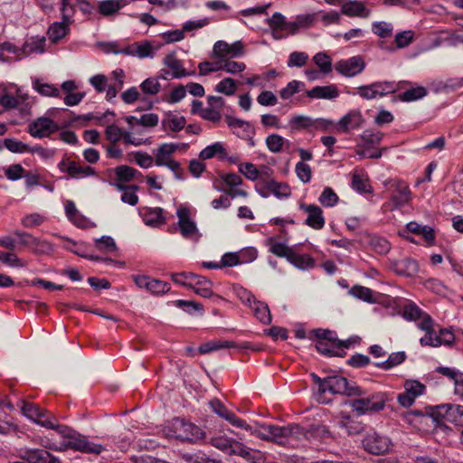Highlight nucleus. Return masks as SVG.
<instances>
[{
  "instance_id": "nucleus-1",
  "label": "nucleus",
  "mask_w": 463,
  "mask_h": 463,
  "mask_svg": "<svg viewBox=\"0 0 463 463\" xmlns=\"http://www.w3.org/2000/svg\"><path fill=\"white\" fill-rule=\"evenodd\" d=\"M310 376L314 383L318 387L316 398L319 403H329L331 402L329 395L345 394L347 396H354L363 394L359 386L350 384L347 379L341 375L335 374L321 378L315 373H311Z\"/></svg>"
},
{
  "instance_id": "nucleus-2",
  "label": "nucleus",
  "mask_w": 463,
  "mask_h": 463,
  "mask_svg": "<svg viewBox=\"0 0 463 463\" xmlns=\"http://www.w3.org/2000/svg\"><path fill=\"white\" fill-rule=\"evenodd\" d=\"M49 429L54 430L61 437L68 439V444L74 449L93 454H99L104 449L100 444L90 442L85 437L75 436L71 429L58 424L57 420H53V427Z\"/></svg>"
},
{
  "instance_id": "nucleus-3",
  "label": "nucleus",
  "mask_w": 463,
  "mask_h": 463,
  "mask_svg": "<svg viewBox=\"0 0 463 463\" xmlns=\"http://www.w3.org/2000/svg\"><path fill=\"white\" fill-rule=\"evenodd\" d=\"M171 278L175 283L190 288L203 298H210L213 295L212 282L205 277L193 272H181L173 273Z\"/></svg>"
},
{
  "instance_id": "nucleus-4",
  "label": "nucleus",
  "mask_w": 463,
  "mask_h": 463,
  "mask_svg": "<svg viewBox=\"0 0 463 463\" xmlns=\"http://www.w3.org/2000/svg\"><path fill=\"white\" fill-rule=\"evenodd\" d=\"M307 438V432L298 424L274 425L272 442L295 447L297 442Z\"/></svg>"
},
{
  "instance_id": "nucleus-5",
  "label": "nucleus",
  "mask_w": 463,
  "mask_h": 463,
  "mask_svg": "<svg viewBox=\"0 0 463 463\" xmlns=\"http://www.w3.org/2000/svg\"><path fill=\"white\" fill-rule=\"evenodd\" d=\"M386 395L383 392H373L368 397L354 399L350 406L358 415L379 412L384 409Z\"/></svg>"
},
{
  "instance_id": "nucleus-6",
  "label": "nucleus",
  "mask_w": 463,
  "mask_h": 463,
  "mask_svg": "<svg viewBox=\"0 0 463 463\" xmlns=\"http://www.w3.org/2000/svg\"><path fill=\"white\" fill-rule=\"evenodd\" d=\"M185 144L164 143L161 144L154 152L155 165L157 166H166L174 173L177 174L181 167L180 164L175 161L172 156L181 146Z\"/></svg>"
},
{
  "instance_id": "nucleus-7",
  "label": "nucleus",
  "mask_w": 463,
  "mask_h": 463,
  "mask_svg": "<svg viewBox=\"0 0 463 463\" xmlns=\"http://www.w3.org/2000/svg\"><path fill=\"white\" fill-rule=\"evenodd\" d=\"M362 444L364 450L373 455L387 453L392 447V439L388 436L376 431L367 432L362 439Z\"/></svg>"
},
{
  "instance_id": "nucleus-8",
  "label": "nucleus",
  "mask_w": 463,
  "mask_h": 463,
  "mask_svg": "<svg viewBox=\"0 0 463 463\" xmlns=\"http://www.w3.org/2000/svg\"><path fill=\"white\" fill-rule=\"evenodd\" d=\"M245 53V44L241 41H236L228 43L225 41H217L213 44L212 57L220 61L234 59L243 56Z\"/></svg>"
},
{
  "instance_id": "nucleus-9",
  "label": "nucleus",
  "mask_w": 463,
  "mask_h": 463,
  "mask_svg": "<svg viewBox=\"0 0 463 463\" xmlns=\"http://www.w3.org/2000/svg\"><path fill=\"white\" fill-rule=\"evenodd\" d=\"M176 215L178 217L177 226L180 233L184 239L197 241L200 233L195 222L192 219L190 210L184 205L177 208Z\"/></svg>"
},
{
  "instance_id": "nucleus-10",
  "label": "nucleus",
  "mask_w": 463,
  "mask_h": 463,
  "mask_svg": "<svg viewBox=\"0 0 463 463\" xmlns=\"http://www.w3.org/2000/svg\"><path fill=\"white\" fill-rule=\"evenodd\" d=\"M21 410L24 416L46 429L53 427V420H56L53 414L32 402L23 401Z\"/></svg>"
},
{
  "instance_id": "nucleus-11",
  "label": "nucleus",
  "mask_w": 463,
  "mask_h": 463,
  "mask_svg": "<svg viewBox=\"0 0 463 463\" xmlns=\"http://www.w3.org/2000/svg\"><path fill=\"white\" fill-rule=\"evenodd\" d=\"M174 427L175 429V438L180 440L198 442L205 438V432L191 422L175 420Z\"/></svg>"
},
{
  "instance_id": "nucleus-12",
  "label": "nucleus",
  "mask_w": 463,
  "mask_h": 463,
  "mask_svg": "<svg viewBox=\"0 0 463 463\" xmlns=\"http://www.w3.org/2000/svg\"><path fill=\"white\" fill-rule=\"evenodd\" d=\"M270 33L275 40H281L288 35H293L291 21L280 13L276 12L267 19Z\"/></svg>"
},
{
  "instance_id": "nucleus-13",
  "label": "nucleus",
  "mask_w": 463,
  "mask_h": 463,
  "mask_svg": "<svg viewBox=\"0 0 463 463\" xmlns=\"http://www.w3.org/2000/svg\"><path fill=\"white\" fill-rule=\"evenodd\" d=\"M390 184L392 189L391 201L393 203V208H400L409 203L411 198V193L409 185L401 179H391L386 184Z\"/></svg>"
},
{
  "instance_id": "nucleus-14",
  "label": "nucleus",
  "mask_w": 463,
  "mask_h": 463,
  "mask_svg": "<svg viewBox=\"0 0 463 463\" xmlns=\"http://www.w3.org/2000/svg\"><path fill=\"white\" fill-rule=\"evenodd\" d=\"M133 280L137 288L153 295H163L170 290V285L163 280L146 275H135Z\"/></svg>"
},
{
  "instance_id": "nucleus-15",
  "label": "nucleus",
  "mask_w": 463,
  "mask_h": 463,
  "mask_svg": "<svg viewBox=\"0 0 463 463\" xmlns=\"http://www.w3.org/2000/svg\"><path fill=\"white\" fill-rule=\"evenodd\" d=\"M106 137L112 143L116 144L121 138L126 144H131L136 146L150 144L151 141L149 139H145L142 137H135L132 136L131 131L123 132L118 126L109 125L106 128L105 130Z\"/></svg>"
},
{
  "instance_id": "nucleus-16",
  "label": "nucleus",
  "mask_w": 463,
  "mask_h": 463,
  "mask_svg": "<svg viewBox=\"0 0 463 463\" xmlns=\"http://www.w3.org/2000/svg\"><path fill=\"white\" fill-rule=\"evenodd\" d=\"M404 392L397 397L398 402L403 407L411 406L416 398L423 394L425 385L417 380H406L403 384Z\"/></svg>"
},
{
  "instance_id": "nucleus-17",
  "label": "nucleus",
  "mask_w": 463,
  "mask_h": 463,
  "mask_svg": "<svg viewBox=\"0 0 463 463\" xmlns=\"http://www.w3.org/2000/svg\"><path fill=\"white\" fill-rule=\"evenodd\" d=\"M59 127L52 119L46 117H40L28 126V133L37 138L49 137L56 132Z\"/></svg>"
},
{
  "instance_id": "nucleus-18",
  "label": "nucleus",
  "mask_w": 463,
  "mask_h": 463,
  "mask_svg": "<svg viewBox=\"0 0 463 463\" xmlns=\"http://www.w3.org/2000/svg\"><path fill=\"white\" fill-rule=\"evenodd\" d=\"M208 443L211 444L215 449L230 456H237L239 449L242 444L241 442L231 437H228L226 434L222 432H219L211 437Z\"/></svg>"
},
{
  "instance_id": "nucleus-19",
  "label": "nucleus",
  "mask_w": 463,
  "mask_h": 463,
  "mask_svg": "<svg viewBox=\"0 0 463 463\" xmlns=\"http://www.w3.org/2000/svg\"><path fill=\"white\" fill-rule=\"evenodd\" d=\"M365 68L364 59L357 55L346 60H341L335 65V69L340 74L345 77H354L360 74Z\"/></svg>"
},
{
  "instance_id": "nucleus-20",
  "label": "nucleus",
  "mask_w": 463,
  "mask_h": 463,
  "mask_svg": "<svg viewBox=\"0 0 463 463\" xmlns=\"http://www.w3.org/2000/svg\"><path fill=\"white\" fill-rule=\"evenodd\" d=\"M59 166L61 172L67 173L71 177L77 179L96 175L97 174L93 167L69 159H63Z\"/></svg>"
},
{
  "instance_id": "nucleus-21",
  "label": "nucleus",
  "mask_w": 463,
  "mask_h": 463,
  "mask_svg": "<svg viewBox=\"0 0 463 463\" xmlns=\"http://www.w3.org/2000/svg\"><path fill=\"white\" fill-rule=\"evenodd\" d=\"M418 327L425 332L424 336L420 339L422 346L438 347L440 345L439 334L434 329V321L430 316L424 317L422 321H419Z\"/></svg>"
},
{
  "instance_id": "nucleus-22",
  "label": "nucleus",
  "mask_w": 463,
  "mask_h": 463,
  "mask_svg": "<svg viewBox=\"0 0 463 463\" xmlns=\"http://www.w3.org/2000/svg\"><path fill=\"white\" fill-rule=\"evenodd\" d=\"M300 209L307 213L305 223L315 230H321L326 223L322 209L316 204L301 203Z\"/></svg>"
},
{
  "instance_id": "nucleus-23",
  "label": "nucleus",
  "mask_w": 463,
  "mask_h": 463,
  "mask_svg": "<svg viewBox=\"0 0 463 463\" xmlns=\"http://www.w3.org/2000/svg\"><path fill=\"white\" fill-rule=\"evenodd\" d=\"M341 14L349 17L367 18L371 11L367 9L364 4L358 0H343L341 5Z\"/></svg>"
},
{
  "instance_id": "nucleus-24",
  "label": "nucleus",
  "mask_w": 463,
  "mask_h": 463,
  "mask_svg": "<svg viewBox=\"0 0 463 463\" xmlns=\"http://www.w3.org/2000/svg\"><path fill=\"white\" fill-rule=\"evenodd\" d=\"M210 404L216 414L229 421L232 426L241 429V427H245V420L236 417V415L229 411L219 400L212 401Z\"/></svg>"
},
{
  "instance_id": "nucleus-25",
  "label": "nucleus",
  "mask_w": 463,
  "mask_h": 463,
  "mask_svg": "<svg viewBox=\"0 0 463 463\" xmlns=\"http://www.w3.org/2000/svg\"><path fill=\"white\" fill-rule=\"evenodd\" d=\"M309 99H334L339 96V90L335 84L316 86L306 92Z\"/></svg>"
},
{
  "instance_id": "nucleus-26",
  "label": "nucleus",
  "mask_w": 463,
  "mask_h": 463,
  "mask_svg": "<svg viewBox=\"0 0 463 463\" xmlns=\"http://www.w3.org/2000/svg\"><path fill=\"white\" fill-rule=\"evenodd\" d=\"M163 64L170 70L172 78L181 79L192 74L184 68L182 61L175 53L165 55Z\"/></svg>"
},
{
  "instance_id": "nucleus-27",
  "label": "nucleus",
  "mask_w": 463,
  "mask_h": 463,
  "mask_svg": "<svg viewBox=\"0 0 463 463\" xmlns=\"http://www.w3.org/2000/svg\"><path fill=\"white\" fill-rule=\"evenodd\" d=\"M241 429L250 431L252 435L262 440L272 442L274 430V425L272 424L257 423L254 426H251L245 422V427H241Z\"/></svg>"
},
{
  "instance_id": "nucleus-28",
  "label": "nucleus",
  "mask_w": 463,
  "mask_h": 463,
  "mask_svg": "<svg viewBox=\"0 0 463 463\" xmlns=\"http://www.w3.org/2000/svg\"><path fill=\"white\" fill-rule=\"evenodd\" d=\"M439 421L446 419L449 421H456L457 416H463V406L458 404H442L437 407Z\"/></svg>"
},
{
  "instance_id": "nucleus-29",
  "label": "nucleus",
  "mask_w": 463,
  "mask_h": 463,
  "mask_svg": "<svg viewBox=\"0 0 463 463\" xmlns=\"http://www.w3.org/2000/svg\"><path fill=\"white\" fill-rule=\"evenodd\" d=\"M363 117L359 111H351L338 122V128L343 132L358 128L363 124Z\"/></svg>"
},
{
  "instance_id": "nucleus-30",
  "label": "nucleus",
  "mask_w": 463,
  "mask_h": 463,
  "mask_svg": "<svg viewBox=\"0 0 463 463\" xmlns=\"http://www.w3.org/2000/svg\"><path fill=\"white\" fill-rule=\"evenodd\" d=\"M319 123L305 115H294L288 120V127L293 131H300L310 128H317Z\"/></svg>"
},
{
  "instance_id": "nucleus-31",
  "label": "nucleus",
  "mask_w": 463,
  "mask_h": 463,
  "mask_svg": "<svg viewBox=\"0 0 463 463\" xmlns=\"http://www.w3.org/2000/svg\"><path fill=\"white\" fill-rule=\"evenodd\" d=\"M45 38L44 37H31L25 41L21 52L23 57L29 56L33 53H43L44 52Z\"/></svg>"
},
{
  "instance_id": "nucleus-32",
  "label": "nucleus",
  "mask_w": 463,
  "mask_h": 463,
  "mask_svg": "<svg viewBox=\"0 0 463 463\" xmlns=\"http://www.w3.org/2000/svg\"><path fill=\"white\" fill-rule=\"evenodd\" d=\"M218 156L220 159L226 157V148L223 143L215 142L204 147L199 154L201 160H208Z\"/></svg>"
},
{
  "instance_id": "nucleus-33",
  "label": "nucleus",
  "mask_w": 463,
  "mask_h": 463,
  "mask_svg": "<svg viewBox=\"0 0 463 463\" xmlns=\"http://www.w3.org/2000/svg\"><path fill=\"white\" fill-rule=\"evenodd\" d=\"M314 335L317 338V340L328 341L332 345H336L337 347H345L348 348L351 345V341H341L336 338V334L334 331L328 329H315L312 332Z\"/></svg>"
},
{
  "instance_id": "nucleus-34",
  "label": "nucleus",
  "mask_w": 463,
  "mask_h": 463,
  "mask_svg": "<svg viewBox=\"0 0 463 463\" xmlns=\"http://www.w3.org/2000/svg\"><path fill=\"white\" fill-rule=\"evenodd\" d=\"M160 46H154L150 41L145 40L135 43V57L139 59L153 58Z\"/></svg>"
},
{
  "instance_id": "nucleus-35",
  "label": "nucleus",
  "mask_w": 463,
  "mask_h": 463,
  "mask_svg": "<svg viewBox=\"0 0 463 463\" xmlns=\"http://www.w3.org/2000/svg\"><path fill=\"white\" fill-rule=\"evenodd\" d=\"M70 31V25L64 22H55L48 29V36L52 43H56Z\"/></svg>"
},
{
  "instance_id": "nucleus-36",
  "label": "nucleus",
  "mask_w": 463,
  "mask_h": 463,
  "mask_svg": "<svg viewBox=\"0 0 463 463\" xmlns=\"http://www.w3.org/2000/svg\"><path fill=\"white\" fill-rule=\"evenodd\" d=\"M419 270L417 261L411 259H404L395 264V271L405 277H413Z\"/></svg>"
},
{
  "instance_id": "nucleus-37",
  "label": "nucleus",
  "mask_w": 463,
  "mask_h": 463,
  "mask_svg": "<svg viewBox=\"0 0 463 463\" xmlns=\"http://www.w3.org/2000/svg\"><path fill=\"white\" fill-rule=\"evenodd\" d=\"M262 169L263 171H260L255 165L249 162L240 164L238 166L239 172L250 181H256L260 178L261 174H267L269 170V168L265 165H262Z\"/></svg>"
},
{
  "instance_id": "nucleus-38",
  "label": "nucleus",
  "mask_w": 463,
  "mask_h": 463,
  "mask_svg": "<svg viewBox=\"0 0 463 463\" xmlns=\"http://www.w3.org/2000/svg\"><path fill=\"white\" fill-rule=\"evenodd\" d=\"M123 7L119 0H101L98 2V12L103 16H112Z\"/></svg>"
},
{
  "instance_id": "nucleus-39",
  "label": "nucleus",
  "mask_w": 463,
  "mask_h": 463,
  "mask_svg": "<svg viewBox=\"0 0 463 463\" xmlns=\"http://www.w3.org/2000/svg\"><path fill=\"white\" fill-rule=\"evenodd\" d=\"M254 316L263 324H269L271 322V315L267 304L261 301L253 299V303L250 306Z\"/></svg>"
},
{
  "instance_id": "nucleus-40",
  "label": "nucleus",
  "mask_w": 463,
  "mask_h": 463,
  "mask_svg": "<svg viewBox=\"0 0 463 463\" xmlns=\"http://www.w3.org/2000/svg\"><path fill=\"white\" fill-rule=\"evenodd\" d=\"M288 261L298 269L307 270L314 268L315 260L308 254H298L293 251Z\"/></svg>"
},
{
  "instance_id": "nucleus-41",
  "label": "nucleus",
  "mask_w": 463,
  "mask_h": 463,
  "mask_svg": "<svg viewBox=\"0 0 463 463\" xmlns=\"http://www.w3.org/2000/svg\"><path fill=\"white\" fill-rule=\"evenodd\" d=\"M351 186L360 194L372 193L373 189L369 183V178L362 174L354 172L352 176Z\"/></svg>"
},
{
  "instance_id": "nucleus-42",
  "label": "nucleus",
  "mask_w": 463,
  "mask_h": 463,
  "mask_svg": "<svg viewBox=\"0 0 463 463\" xmlns=\"http://www.w3.org/2000/svg\"><path fill=\"white\" fill-rule=\"evenodd\" d=\"M186 119L183 116H176L170 114L162 120V125L165 129H169L173 132H178L184 128Z\"/></svg>"
},
{
  "instance_id": "nucleus-43",
  "label": "nucleus",
  "mask_w": 463,
  "mask_h": 463,
  "mask_svg": "<svg viewBox=\"0 0 463 463\" xmlns=\"http://www.w3.org/2000/svg\"><path fill=\"white\" fill-rule=\"evenodd\" d=\"M144 222L152 227L164 224L165 220L163 216V209L159 207L148 209L144 215Z\"/></svg>"
},
{
  "instance_id": "nucleus-44",
  "label": "nucleus",
  "mask_w": 463,
  "mask_h": 463,
  "mask_svg": "<svg viewBox=\"0 0 463 463\" xmlns=\"http://www.w3.org/2000/svg\"><path fill=\"white\" fill-rule=\"evenodd\" d=\"M403 317L410 321H422L424 317L429 316L424 313L416 304L409 302L404 305L402 309Z\"/></svg>"
},
{
  "instance_id": "nucleus-45",
  "label": "nucleus",
  "mask_w": 463,
  "mask_h": 463,
  "mask_svg": "<svg viewBox=\"0 0 463 463\" xmlns=\"http://www.w3.org/2000/svg\"><path fill=\"white\" fill-rule=\"evenodd\" d=\"M316 348L319 353L327 356H343L345 354L343 351L345 347H337L328 341L317 340Z\"/></svg>"
},
{
  "instance_id": "nucleus-46",
  "label": "nucleus",
  "mask_w": 463,
  "mask_h": 463,
  "mask_svg": "<svg viewBox=\"0 0 463 463\" xmlns=\"http://www.w3.org/2000/svg\"><path fill=\"white\" fill-rule=\"evenodd\" d=\"M315 64L319 68V71L323 74H328L332 71V59L327 53L320 52L312 58Z\"/></svg>"
},
{
  "instance_id": "nucleus-47",
  "label": "nucleus",
  "mask_w": 463,
  "mask_h": 463,
  "mask_svg": "<svg viewBox=\"0 0 463 463\" xmlns=\"http://www.w3.org/2000/svg\"><path fill=\"white\" fill-rule=\"evenodd\" d=\"M267 188L279 199L288 198L291 194L290 187L287 184L274 180L267 183Z\"/></svg>"
},
{
  "instance_id": "nucleus-48",
  "label": "nucleus",
  "mask_w": 463,
  "mask_h": 463,
  "mask_svg": "<svg viewBox=\"0 0 463 463\" xmlns=\"http://www.w3.org/2000/svg\"><path fill=\"white\" fill-rule=\"evenodd\" d=\"M305 88V83L300 80H293L289 81L286 87L279 90V96L282 99H289L295 94L298 93Z\"/></svg>"
},
{
  "instance_id": "nucleus-49",
  "label": "nucleus",
  "mask_w": 463,
  "mask_h": 463,
  "mask_svg": "<svg viewBox=\"0 0 463 463\" xmlns=\"http://www.w3.org/2000/svg\"><path fill=\"white\" fill-rule=\"evenodd\" d=\"M269 251L277 257L286 258L288 260L293 253V250L283 242H278L272 239L269 241Z\"/></svg>"
},
{
  "instance_id": "nucleus-50",
  "label": "nucleus",
  "mask_w": 463,
  "mask_h": 463,
  "mask_svg": "<svg viewBox=\"0 0 463 463\" xmlns=\"http://www.w3.org/2000/svg\"><path fill=\"white\" fill-rule=\"evenodd\" d=\"M234 346L235 344L232 341H211L201 345L198 351L200 354H208L213 351Z\"/></svg>"
},
{
  "instance_id": "nucleus-51",
  "label": "nucleus",
  "mask_w": 463,
  "mask_h": 463,
  "mask_svg": "<svg viewBox=\"0 0 463 463\" xmlns=\"http://www.w3.org/2000/svg\"><path fill=\"white\" fill-rule=\"evenodd\" d=\"M214 90L218 93L232 96L237 90V85L232 78L227 77L215 85Z\"/></svg>"
},
{
  "instance_id": "nucleus-52",
  "label": "nucleus",
  "mask_w": 463,
  "mask_h": 463,
  "mask_svg": "<svg viewBox=\"0 0 463 463\" xmlns=\"http://www.w3.org/2000/svg\"><path fill=\"white\" fill-rule=\"evenodd\" d=\"M129 160L134 161L137 165H138L142 168H149L152 166L155 162L154 156L147 154L146 152L137 151L133 152L128 155Z\"/></svg>"
},
{
  "instance_id": "nucleus-53",
  "label": "nucleus",
  "mask_w": 463,
  "mask_h": 463,
  "mask_svg": "<svg viewBox=\"0 0 463 463\" xmlns=\"http://www.w3.org/2000/svg\"><path fill=\"white\" fill-rule=\"evenodd\" d=\"M372 32L381 38H388L392 34L393 25L392 23L385 21L373 22L372 24Z\"/></svg>"
},
{
  "instance_id": "nucleus-54",
  "label": "nucleus",
  "mask_w": 463,
  "mask_h": 463,
  "mask_svg": "<svg viewBox=\"0 0 463 463\" xmlns=\"http://www.w3.org/2000/svg\"><path fill=\"white\" fill-rule=\"evenodd\" d=\"M308 54L305 52H292L289 53L287 65L288 68H301L308 61Z\"/></svg>"
},
{
  "instance_id": "nucleus-55",
  "label": "nucleus",
  "mask_w": 463,
  "mask_h": 463,
  "mask_svg": "<svg viewBox=\"0 0 463 463\" xmlns=\"http://www.w3.org/2000/svg\"><path fill=\"white\" fill-rule=\"evenodd\" d=\"M226 120L229 127L232 128L237 135H240V130L243 136H249L251 133V128L248 122L232 117H227Z\"/></svg>"
},
{
  "instance_id": "nucleus-56",
  "label": "nucleus",
  "mask_w": 463,
  "mask_h": 463,
  "mask_svg": "<svg viewBox=\"0 0 463 463\" xmlns=\"http://www.w3.org/2000/svg\"><path fill=\"white\" fill-rule=\"evenodd\" d=\"M414 418H432L434 421L439 422V417L437 414V408H429L425 412L420 411V410H413L409 412H407L404 415V419L408 422H412L414 420Z\"/></svg>"
},
{
  "instance_id": "nucleus-57",
  "label": "nucleus",
  "mask_w": 463,
  "mask_h": 463,
  "mask_svg": "<svg viewBox=\"0 0 463 463\" xmlns=\"http://www.w3.org/2000/svg\"><path fill=\"white\" fill-rule=\"evenodd\" d=\"M285 143H288V141L278 134H271L266 137V146L272 153L281 152Z\"/></svg>"
},
{
  "instance_id": "nucleus-58",
  "label": "nucleus",
  "mask_w": 463,
  "mask_h": 463,
  "mask_svg": "<svg viewBox=\"0 0 463 463\" xmlns=\"http://www.w3.org/2000/svg\"><path fill=\"white\" fill-rule=\"evenodd\" d=\"M33 88L40 94L46 97H59L61 94L60 89L52 84L41 82L39 80L33 82Z\"/></svg>"
},
{
  "instance_id": "nucleus-59",
  "label": "nucleus",
  "mask_w": 463,
  "mask_h": 463,
  "mask_svg": "<svg viewBox=\"0 0 463 463\" xmlns=\"http://www.w3.org/2000/svg\"><path fill=\"white\" fill-rule=\"evenodd\" d=\"M378 98L394 93L397 90V85L394 81H374L373 82Z\"/></svg>"
},
{
  "instance_id": "nucleus-60",
  "label": "nucleus",
  "mask_w": 463,
  "mask_h": 463,
  "mask_svg": "<svg viewBox=\"0 0 463 463\" xmlns=\"http://www.w3.org/2000/svg\"><path fill=\"white\" fill-rule=\"evenodd\" d=\"M427 95V90L424 87H415L407 90L400 95V99L405 102L415 101L422 99Z\"/></svg>"
},
{
  "instance_id": "nucleus-61",
  "label": "nucleus",
  "mask_w": 463,
  "mask_h": 463,
  "mask_svg": "<svg viewBox=\"0 0 463 463\" xmlns=\"http://www.w3.org/2000/svg\"><path fill=\"white\" fill-rule=\"evenodd\" d=\"M369 244L371 248L379 254H386L391 249L389 241L380 236H371Z\"/></svg>"
},
{
  "instance_id": "nucleus-62",
  "label": "nucleus",
  "mask_w": 463,
  "mask_h": 463,
  "mask_svg": "<svg viewBox=\"0 0 463 463\" xmlns=\"http://www.w3.org/2000/svg\"><path fill=\"white\" fill-rule=\"evenodd\" d=\"M137 173V170L128 165H119L115 168V174L119 182H130Z\"/></svg>"
},
{
  "instance_id": "nucleus-63",
  "label": "nucleus",
  "mask_w": 463,
  "mask_h": 463,
  "mask_svg": "<svg viewBox=\"0 0 463 463\" xmlns=\"http://www.w3.org/2000/svg\"><path fill=\"white\" fill-rule=\"evenodd\" d=\"M339 198L331 187H326L320 194L318 201L325 207L335 206Z\"/></svg>"
},
{
  "instance_id": "nucleus-64",
  "label": "nucleus",
  "mask_w": 463,
  "mask_h": 463,
  "mask_svg": "<svg viewBox=\"0 0 463 463\" xmlns=\"http://www.w3.org/2000/svg\"><path fill=\"white\" fill-rule=\"evenodd\" d=\"M141 91L146 95H156L161 89L158 78H147L140 84Z\"/></svg>"
}]
</instances>
